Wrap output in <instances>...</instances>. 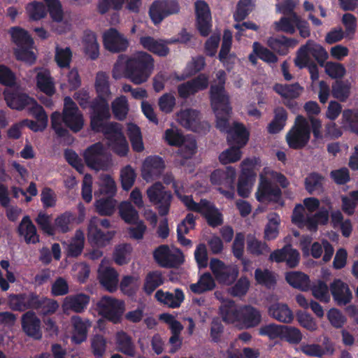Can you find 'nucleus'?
Listing matches in <instances>:
<instances>
[{"label":"nucleus","instance_id":"1","mask_svg":"<svg viewBox=\"0 0 358 358\" xmlns=\"http://www.w3.org/2000/svg\"><path fill=\"white\" fill-rule=\"evenodd\" d=\"M154 69V59L145 52H138L126 61V78L135 85L146 82Z\"/></svg>","mask_w":358,"mask_h":358},{"label":"nucleus","instance_id":"2","mask_svg":"<svg viewBox=\"0 0 358 358\" xmlns=\"http://www.w3.org/2000/svg\"><path fill=\"white\" fill-rule=\"evenodd\" d=\"M90 127L94 133H103L118 124L108 122L111 117L108 98L96 96L89 104Z\"/></svg>","mask_w":358,"mask_h":358},{"label":"nucleus","instance_id":"3","mask_svg":"<svg viewBox=\"0 0 358 358\" xmlns=\"http://www.w3.org/2000/svg\"><path fill=\"white\" fill-rule=\"evenodd\" d=\"M310 138V127L308 120L302 115H297L294 125L286 134L288 146L294 150L305 148Z\"/></svg>","mask_w":358,"mask_h":358},{"label":"nucleus","instance_id":"4","mask_svg":"<svg viewBox=\"0 0 358 358\" xmlns=\"http://www.w3.org/2000/svg\"><path fill=\"white\" fill-rule=\"evenodd\" d=\"M83 157L85 164L92 169L106 171L110 167L111 159L100 142L89 146L85 150Z\"/></svg>","mask_w":358,"mask_h":358},{"label":"nucleus","instance_id":"5","mask_svg":"<svg viewBox=\"0 0 358 358\" xmlns=\"http://www.w3.org/2000/svg\"><path fill=\"white\" fill-rule=\"evenodd\" d=\"M150 201L156 206L160 216L169 214L173 195L171 192L166 190L160 182H156L147 190Z\"/></svg>","mask_w":358,"mask_h":358},{"label":"nucleus","instance_id":"6","mask_svg":"<svg viewBox=\"0 0 358 358\" xmlns=\"http://www.w3.org/2000/svg\"><path fill=\"white\" fill-rule=\"evenodd\" d=\"M96 307L100 315L114 324L120 322L124 310L123 301L107 296L101 298Z\"/></svg>","mask_w":358,"mask_h":358},{"label":"nucleus","instance_id":"7","mask_svg":"<svg viewBox=\"0 0 358 358\" xmlns=\"http://www.w3.org/2000/svg\"><path fill=\"white\" fill-rule=\"evenodd\" d=\"M63 123L74 133L80 131L84 126L83 115L70 96L64 100Z\"/></svg>","mask_w":358,"mask_h":358},{"label":"nucleus","instance_id":"8","mask_svg":"<svg viewBox=\"0 0 358 358\" xmlns=\"http://www.w3.org/2000/svg\"><path fill=\"white\" fill-rule=\"evenodd\" d=\"M255 197L260 203L284 205L280 188L267 178H261Z\"/></svg>","mask_w":358,"mask_h":358},{"label":"nucleus","instance_id":"9","mask_svg":"<svg viewBox=\"0 0 358 358\" xmlns=\"http://www.w3.org/2000/svg\"><path fill=\"white\" fill-rule=\"evenodd\" d=\"M43 296L36 292L11 294L9 296L10 308L15 311H24L26 310H40Z\"/></svg>","mask_w":358,"mask_h":358},{"label":"nucleus","instance_id":"10","mask_svg":"<svg viewBox=\"0 0 358 358\" xmlns=\"http://www.w3.org/2000/svg\"><path fill=\"white\" fill-rule=\"evenodd\" d=\"M180 6L176 1L156 0L149 9V15L155 24H159L165 17L178 13Z\"/></svg>","mask_w":358,"mask_h":358},{"label":"nucleus","instance_id":"11","mask_svg":"<svg viewBox=\"0 0 358 358\" xmlns=\"http://www.w3.org/2000/svg\"><path fill=\"white\" fill-rule=\"evenodd\" d=\"M180 124L185 128L194 132L201 133L208 131L210 125L207 122H201L200 112L187 108L178 114Z\"/></svg>","mask_w":358,"mask_h":358},{"label":"nucleus","instance_id":"12","mask_svg":"<svg viewBox=\"0 0 358 358\" xmlns=\"http://www.w3.org/2000/svg\"><path fill=\"white\" fill-rule=\"evenodd\" d=\"M108 141V145L120 157H125L129 152V144L122 132V127L119 123L111 130L102 133Z\"/></svg>","mask_w":358,"mask_h":358},{"label":"nucleus","instance_id":"13","mask_svg":"<svg viewBox=\"0 0 358 358\" xmlns=\"http://www.w3.org/2000/svg\"><path fill=\"white\" fill-rule=\"evenodd\" d=\"M209 266L215 278L220 283L231 285L238 277V272L236 268L226 265L217 258H212Z\"/></svg>","mask_w":358,"mask_h":358},{"label":"nucleus","instance_id":"14","mask_svg":"<svg viewBox=\"0 0 358 358\" xmlns=\"http://www.w3.org/2000/svg\"><path fill=\"white\" fill-rule=\"evenodd\" d=\"M208 84V77L204 73H201L196 77L178 85V96L186 100L189 96L195 95L199 91L207 89Z\"/></svg>","mask_w":358,"mask_h":358},{"label":"nucleus","instance_id":"15","mask_svg":"<svg viewBox=\"0 0 358 358\" xmlns=\"http://www.w3.org/2000/svg\"><path fill=\"white\" fill-rule=\"evenodd\" d=\"M196 28L202 36L209 35L211 30V14L208 4L203 0L194 3Z\"/></svg>","mask_w":358,"mask_h":358},{"label":"nucleus","instance_id":"16","mask_svg":"<svg viewBox=\"0 0 358 358\" xmlns=\"http://www.w3.org/2000/svg\"><path fill=\"white\" fill-rule=\"evenodd\" d=\"M269 260L276 263L285 262L288 268H293L298 266L300 260L299 251L287 244L281 249L273 251L269 256Z\"/></svg>","mask_w":358,"mask_h":358},{"label":"nucleus","instance_id":"17","mask_svg":"<svg viewBox=\"0 0 358 358\" xmlns=\"http://www.w3.org/2000/svg\"><path fill=\"white\" fill-rule=\"evenodd\" d=\"M103 42L106 50L115 53L125 51L129 46L128 40L115 28L104 32Z\"/></svg>","mask_w":358,"mask_h":358},{"label":"nucleus","instance_id":"18","mask_svg":"<svg viewBox=\"0 0 358 358\" xmlns=\"http://www.w3.org/2000/svg\"><path fill=\"white\" fill-rule=\"evenodd\" d=\"M153 257L155 261L164 268H173L180 266L183 263L182 255L172 253L167 245H161L157 248Z\"/></svg>","mask_w":358,"mask_h":358},{"label":"nucleus","instance_id":"19","mask_svg":"<svg viewBox=\"0 0 358 358\" xmlns=\"http://www.w3.org/2000/svg\"><path fill=\"white\" fill-rule=\"evenodd\" d=\"M165 166L162 157L158 155L148 156L143 164L142 176L147 181L155 180L162 174Z\"/></svg>","mask_w":358,"mask_h":358},{"label":"nucleus","instance_id":"20","mask_svg":"<svg viewBox=\"0 0 358 358\" xmlns=\"http://www.w3.org/2000/svg\"><path fill=\"white\" fill-rule=\"evenodd\" d=\"M3 95L8 106L19 111L29 106L34 99L17 89L5 90Z\"/></svg>","mask_w":358,"mask_h":358},{"label":"nucleus","instance_id":"21","mask_svg":"<svg viewBox=\"0 0 358 358\" xmlns=\"http://www.w3.org/2000/svg\"><path fill=\"white\" fill-rule=\"evenodd\" d=\"M41 324V320L32 310H28L22 315V329L29 337L36 340H39L42 338Z\"/></svg>","mask_w":358,"mask_h":358},{"label":"nucleus","instance_id":"22","mask_svg":"<svg viewBox=\"0 0 358 358\" xmlns=\"http://www.w3.org/2000/svg\"><path fill=\"white\" fill-rule=\"evenodd\" d=\"M329 289L338 306H343L350 303L352 299V292L348 285L341 279H334L329 285Z\"/></svg>","mask_w":358,"mask_h":358},{"label":"nucleus","instance_id":"23","mask_svg":"<svg viewBox=\"0 0 358 358\" xmlns=\"http://www.w3.org/2000/svg\"><path fill=\"white\" fill-rule=\"evenodd\" d=\"M236 178V170L231 166H227L224 169L214 170L210 176V181L213 185L223 186L231 188L234 184Z\"/></svg>","mask_w":358,"mask_h":358},{"label":"nucleus","instance_id":"24","mask_svg":"<svg viewBox=\"0 0 358 358\" xmlns=\"http://www.w3.org/2000/svg\"><path fill=\"white\" fill-rule=\"evenodd\" d=\"M232 44V33L229 29H225L223 33L221 48L218 54V59L227 70L233 67L236 55L230 54Z\"/></svg>","mask_w":358,"mask_h":358},{"label":"nucleus","instance_id":"25","mask_svg":"<svg viewBox=\"0 0 358 358\" xmlns=\"http://www.w3.org/2000/svg\"><path fill=\"white\" fill-rule=\"evenodd\" d=\"M210 105L213 111L218 110H232L229 103V97L225 91L224 87L210 86Z\"/></svg>","mask_w":358,"mask_h":358},{"label":"nucleus","instance_id":"26","mask_svg":"<svg viewBox=\"0 0 358 358\" xmlns=\"http://www.w3.org/2000/svg\"><path fill=\"white\" fill-rule=\"evenodd\" d=\"M250 133L243 124L234 122L232 128L227 133V142L230 145L244 147L248 142Z\"/></svg>","mask_w":358,"mask_h":358},{"label":"nucleus","instance_id":"27","mask_svg":"<svg viewBox=\"0 0 358 358\" xmlns=\"http://www.w3.org/2000/svg\"><path fill=\"white\" fill-rule=\"evenodd\" d=\"M298 43L294 38H287L285 36L279 37H269L267 40L268 46L279 55H287L290 48H294Z\"/></svg>","mask_w":358,"mask_h":358},{"label":"nucleus","instance_id":"28","mask_svg":"<svg viewBox=\"0 0 358 358\" xmlns=\"http://www.w3.org/2000/svg\"><path fill=\"white\" fill-rule=\"evenodd\" d=\"M73 326L72 342L80 344L87 339L88 329L91 327L89 320H83L78 315H73L71 318Z\"/></svg>","mask_w":358,"mask_h":358},{"label":"nucleus","instance_id":"29","mask_svg":"<svg viewBox=\"0 0 358 358\" xmlns=\"http://www.w3.org/2000/svg\"><path fill=\"white\" fill-rule=\"evenodd\" d=\"M17 231L19 236L24 237L26 243L36 244L39 242L36 228L28 215L22 218Z\"/></svg>","mask_w":358,"mask_h":358},{"label":"nucleus","instance_id":"30","mask_svg":"<svg viewBox=\"0 0 358 358\" xmlns=\"http://www.w3.org/2000/svg\"><path fill=\"white\" fill-rule=\"evenodd\" d=\"M155 297L158 301L171 308L180 307L185 299L184 293L180 288H176L174 293L164 292L162 289L157 290L155 294Z\"/></svg>","mask_w":358,"mask_h":358},{"label":"nucleus","instance_id":"31","mask_svg":"<svg viewBox=\"0 0 358 358\" xmlns=\"http://www.w3.org/2000/svg\"><path fill=\"white\" fill-rule=\"evenodd\" d=\"M203 208L200 214L205 218L207 224L215 228L221 226L224 222L223 215L216 206L209 201H204Z\"/></svg>","mask_w":358,"mask_h":358},{"label":"nucleus","instance_id":"32","mask_svg":"<svg viewBox=\"0 0 358 358\" xmlns=\"http://www.w3.org/2000/svg\"><path fill=\"white\" fill-rule=\"evenodd\" d=\"M240 320L246 328H253L258 326L262 321V314L260 311L250 306L245 305L241 307Z\"/></svg>","mask_w":358,"mask_h":358},{"label":"nucleus","instance_id":"33","mask_svg":"<svg viewBox=\"0 0 358 358\" xmlns=\"http://www.w3.org/2000/svg\"><path fill=\"white\" fill-rule=\"evenodd\" d=\"M115 231H102L91 221L88 227L89 240L99 246L106 245L114 237Z\"/></svg>","mask_w":358,"mask_h":358},{"label":"nucleus","instance_id":"34","mask_svg":"<svg viewBox=\"0 0 358 358\" xmlns=\"http://www.w3.org/2000/svg\"><path fill=\"white\" fill-rule=\"evenodd\" d=\"M268 315L282 323H290L294 319L292 311L285 303H274L268 309Z\"/></svg>","mask_w":358,"mask_h":358},{"label":"nucleus","instance_id":"35","mask_svg":"<svg viewBox=\"0 0 358 358\" xmlns=\"http://www.w3.org/2000/svg\"><path fill=\"white\" fill-rule=\"evenodd\" d=\"M84 52L89 57L95 60L99 55V45L97 42L96 35L91 30H85L83 37Z\"/></svg>","mask_w":358,"mask_h":358},{"label":"nucleus","instance_id":"36","mask_svg":"<svg viewBox=\"0 0 358 358\" xmlns=\"http://www.w3.org/2000/svg\"><path fill=\"white\" fill-rule=\"evenodd\" d=\"M273 118L267 126L269 134H275L282 131L286 125L288 118L287 110L282 106H278L273 110Z\"/></svg>","mask_w":358,"mask_h":358},{"label":"nucleus","instance_id":"37","mask_svg":"<svg viewBox=\"0 0 358 358\" xmlns=\"http://www.w3.org/2000/svg\"><path fill=\"white\" fill-rule=\"evenodd\" d=\"M90 299V296L85 294L69 295L65 298L64 306L75 313H80L87 308Z\"/></svg>","mask_w":358,"mask_h":358},{"label":"nucleus","instance_id":"38","mask_svg":"<svg viewBox=\"0 0 358 358\" xmlns=\"http://www.w3.org/2000/svg\"><path fill=\"white\" fill-rule=\"evenodd\" d=\"M140 43L145 49L158 56L166 57L169 53V48L163 41L156 40L152 36L141 37Z\"/></svg>","mask_w":358,"mask_h":358},{"label":"nucleus","instance_id":"39","mask_svg":"<svg viewBox=\"0 0 358 358\" xmlns=\"http://www.w3.org/2000/svg\"><path fill=\"white\" fill-rule=\"evenodd\" d=\"M115 345L117 351L129 357L135 355V345L131 337L124 331H117L115 334Z\"/></svg>","mask_w":358,"mask_h":358},{"label":"nucleus","instance_id":"40","mask_svg":"<svg viewBox=\"0 0 358 358\" xmlns=\"http://www.w3.org/2000/svg\"><path fill=\"white\" fill-rule=\"evenodd\" d=\"M287 283L294 288L301 291H308L310 289L309 276L301 271H289L285 274Z\"/></svg>","mask_w":358,"mask_h":358},{"label":"nucleus","instance_id":"41","mask_svg":"<svg viewBox=\"0 0 358 358\" xmlns=\"http://www.w3.org/2000/svg\"><path fill=\"white\" fill-rule=\"evenodd\" d=\"M325 178L320 173L312 172L309 173L304 180L305 189L310 194H320L324 190V182Z\"/></svg>","mask_w":358,"mask_h":358},{"label":"nucleus","instance_id":"42","mask_svg":"<svg viewBox=\"0 0 358 358\" xmlns=\"http://www.w3.org/2000/svg\"><path fill=\"white\" fill-rule=\"evenodd\" d=\"M273 90L283 99H296L302 93L303 88L298 83L280 84L276 83Z\"/></svg>","mask_w":358,"mask_h":358},{"label":"nucleus","instance_id":"43","mask_svg":"<svg viewBox=\"0 0 358 358\" xmlns=\"http://www.w3.org/2000/svg\"><path fill=\"white\" fill-rule=\"evenodd\" d=\"M118 274L111 267H107L99 273L100 283L109 292H113L117 289Z\"/></svg>","mask_w":358,"mask_h":358},{"label":"nucleus","instance_id":"44","mask_svg":"<svg viewBox=\"0 0 358 358\" xmlns=\"http://www.w3.org/2000/svg\"><path fill=\"white\" fill-rule=\"evenodd\" d=\"M241 308H238L234 301H229L222 304L220 308V313L224 322L234 323L239 322Z\"/></svg>","mask_w":358,"mask_h":358},{"label":"nucleus","instance_id":"45","mask_svg":"<svg viewBox=\"0 0 358 358\" xmlns=\"http://www.w3.org/2000/svg\"><path fill=\"white\" fill-rule=\"evenodd\" d=\"M215 287V282L211 274L206 272L200 276L196 283L189 285V289L193 293L200 294L213 290Z\"/></svg>","mask_w":358,"mask_h":358},{"label":"nucleus","instance_id":"46","mask_svg":"<svg viewBox=\"0 0 358 358\" xmlns=\"http://www.w3.org/2000/svg\"><path fill=\"white\" fill-rule=\"evenodd\" d=\"M351 84L348 80H336L331 85L332 96L341 102L348 100L350 95Z\"/></svg>","mask_w":358,"mask_h":358},{"label":"nucleus","instance_id":"47","mask_svg":"<svg viewBox=\"0 0 358 358\" xmlns=\"http://www.w3.org/2000/svg\"><path fill=\"white\" fill-rule=\"evenodd\" d=\"M163 283L164 278L160 271H150L145 275L143 290L147 295H150Z\"/></svg>","mask_w":358,"mask_h":358},{"label":"nucleus","instance_id":"48","mask_svg":"<svg viewBox=\"0 0 358 358\" xmlns=\"http://www.w3.org/2000/svg\"><path fill=\"white\" fill-rule=\"evenodd\" d=\"M36 85L41 92L48 96H52L55 92L54 82L49 71H41L36 75Z\"/></svg>","mask_w":358,"mask_h":358},{"label":"nucleus","instance_id":"49","mask_svg":"<svg viewBox=\"0 0 358 358\" xmlns=\"http://www.w3.org/2000/svg\"><path fill=\"white\" fill-rule=\"evenodd\" d=\"M120 217L127 224H135L139 220V214L136 209L129 201H122L119 206Z\"/></svg>","mask_w":358,"mask_h":358},{"label":"nucleus","instance_id":"50","mask_svg":"<svg viewBox=\"0 0 358 358\" xmlns=\"http://www.w3.org/2000/svg\"><path fill=\"white\" fill-rule=\"evenodd\" d=\"M12 41L18 47H33L34 40L28 31L18 27H12L10 30Z\"/></svg>","mask_w":358,"mask_h":358},{"label":"nucleus","instance_id":"51","mask_svg":"<svg viewBox=\"0 0 358 358\" xmlns=\"http://www.w3.org/2000/svg\"><path fill=\"white\" fill-rule=\"evenodd\" d=\"M111 110L116 120H124L129 112V105L126 96H120L115 98L111 103Z\"/></svg>","mask_w":358,"mask_h":358},{"label":"nucleus","instance_id":"52","mask_svg":"<svg viewBox=\"0 0 358 358\" xmlns=\"http://www.w3.org/2000/svg\"><path fill=\"white\" fill-rule=\"evenodd\" d=\"M85 245V236L83 232L76 230L74 237L67 248V255L70 257H78L83 250Z\"/></svg>","mask_w":358,"mask_h":358},{"label":"nucleus","instance_id":"53","mask_svg":"<svg viewBox=\"0 0 358 358\" xmlns=\"http://www.w3.org/2000/svg\"><path fill=\"white\" fill-rule=\"evenodd\" d=\"M268 223L264 229V239L271 241L275 239L279 234L280 216L275 213L269 214Z\"/></svg>","mask_w":358,"mask_h":358},{"label":"nucleus","instance_id":"54","mask_svg":"<svg viewBox=\"0 0 358 358\" xmlns=\"http://www.w3.org/2000/svg\"><path fill=\"white\" fill-rule=\"evenodd\" d=\"M108 76L106 73L99 71L97 73L95 80V89L97 96L109 98L111 92L108 81Z\"/></svg>","mask_w":358,"mask_h":358},{"label":"nucleus","instance_id":"55","mask_svg":"<svg viewBox=\"0 0 358 358\" xmlns=\"http://www.w3.org/2000/svg\"><path fill=\"white\" fill-rule=\"evenodd\" d=\"M253 52L258 56V58L268 64H275L278 61L276 55L263 46L259 42H255L252 45Z\"/></svg>","mask_w":358,"mask_h":358},{"label":"nucleus","instance_id":"56","mask_svg":"<svg viewBox=\"0 0 358 358\" xmlns=\"http://www.w3.org/2000/svg\"><path fill=\"white\" fill-rule=\"evenodd\" d=\"M296 22L293 16L283 15L278 21L274 22V29L278 32L294 34L296 32Z\"/></svg>","mask_w":358,"mask_h":358},{"label":"nucleus","instance_id":"57","mask_svg":"<svg viewBox=\"0 0 358 358\" xmlns=\"http://www.w3.org/2000/svg\"><path fill=\"white\" fill-rule=\"evenodd\" d=\"M304 45H307V54H310L322 66L328 58V54L325 49L320 45L315 43L312 40H308Z\"/></svg>","mask_w":358,"mask_h":358},{"label":"nucleus","instance_id":"58","mask_svg":"<svg viewBox=\"0 0 358 358\" xmlns=\"http://www.w3.org/2000/svg\"><path fill=\"white\" fill-rule=\"evenodd\" d=\"M116 201L113 197L107 196L97 200L95 203L96 211L100 215L109 216L113 214Z\"/></svg>","mask_w":358,"mask_h":358},{"label":"nucleus","instance_id":"59","mask_svg":"<svg viewBox=\"0 0 358 358\" xmlns=\"http://www.w3.org/2000/svg\"><path fill=\"white\" fill-rule=\"evenodd\" d=\"M35 222L43 234L48 236H54L55 234V227L51 223L50 215L43 212H40L36 217Z\"/></svg>","mask_w":358,"mask_h":358},{"label":"nucleus","instance_id":"60","mask_svg":"<svg viewBox=\"0 0 358 358\" xmlns=\"http://www.w3.org/2000/svg\"><path fill=\"white\" fill-rule=\"evenodd\" d=\"M26 10L32 20H39L46 15V8L43 3L32 1L26 6Z\"/></svg>","mask_w":358,"mask_h":358},{"label":"nucleus","instance_id":"61","mask_svg":"<svg viewBox=\"0 0 358 358\" xmlns=\"http://www.w3.org/2000/svg\"><path fill=\"white\" fill-rule=\"evenodd\" d=\"M241 148L238 146L232 145L229 148L220 153L219 155L220 162L223 164H227L238 161L242 155Z\"/></svg>","mask_w":358,"mask_h":358},{"label":"nucleus","instance_id":"62","mask_svg":"<svg viewBox=\"0 0 358 358\" xmlns=\"http://www.w3.org/2000/svg\"><path fill=\"white\" fill-rule=\"evenodd\" d=\"M216 116V127L221 132L228 133L232 128L229 125V118L231 110H218L214 111Z\"/></svg>","mask_w":358,"mask_h":358},{"label":"nucleus","instance_id":"63","mask_svg":"<svg viewBox=\"0 0 358 358\" xmlns=\"http://www.w3.org/2000/svg\"><path fill=\"white\" fill-rule=\"evenodd\" d=\"M247 249L250 254L255 256H259L270 251L268 245L265 242L259 241L254 236L248 239Z\"/></svg>","mask_w":358,"mask_h":358},{"label":"nucleus","instance_id":"64","mask_svg":"<svg viewBox=\"0 0 358 358\" xmlns=\"http://www.w3.org/2000/svg\"><path fill=\"white\" fill-rule=\"evenodd\" d=\"M101 180L99 189L100 194L113 197L117 191L116 184L113 178L110 175H103Z\"/></svg>","mask_w":358,"mask_h":358}]
</instances>
